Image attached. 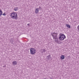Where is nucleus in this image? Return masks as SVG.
<instances>
[{"mask_svg":"<svg viewBox=\"0 0 79 79\" xmlns=\"http://www.w3.org/2000/svg\"><path fill=\"white\" fill-rule=\"evenodd\" d=\"M11 18L18 19V15L16 12H13L10 13Z\"/></svg>","mask_w":79,"mask_h":79,"instance_id":"1","label":"nucleus"},{"mask_svg":"<svg viewBox=\"0 0 79 79\" xmlns=\"http://www.w3.org/2000/svg\"><path fill=\"white\" fill-rule=\"evenodd\" d=\"M51 34L53 37V39L54 40H58V36H57L58 35V33H57L54 32L51 33Z\"/></svg>","mask_w":79,"mask_h":79,"instance_id":"2","label":"nucleus"},{"mask_svg":"<svg viewBox=\"0 0 79 79\" xmlns=\"http://www.w3.org/2000/svg\"><path fill=\"white\" fill-rule=\"evenodd\" d=\"M59 39L60 40H63L64 39H66V36H65V35L63 34H61L60 35Z\"/></svg>","mask_w":79,"mask_h":79,"instance_id":"3","label":"nucleus"},{"mask_svg":"<svg viewBox=\"0 0 79 79\" xmlns=\"http://www.w3.org/2000/svg\"><path fill=\"white\" fill-rule=\"evenodd\" d=\"M35 52L36 50L34 48H31L30 49V53L31 55H34V54L35 53Z\"/></svg>","mask_w":79,"mask_h":79,"instance_id":"4","label":"nucleus"},{"mask_svg":"<svg viewBox=\"0 0 79 79\" xmlns=\"http://www.w3.org/2000/svg\"><path fill=\"white\" fill-rule=\"evenodd\" d=\"M46 52V50L45 49H42L41 50V53H44V52Z\"/></svg>","mask_w":79,"mask_h":79,"instance_id":"5","label":"nucleus"},{"mask_svg":"<svg viewBox=\"0 0 79 79\" xmlns=\"http://www.w3.org/2000/svg\"><path fill=\"white\" fill-rule=\"evenodd\" d=\"M35 13L36 14H37L39 13V8H37L35 10Z\"/></svg>","mask_w":79,"mask_h":79,"instance_id":"6","label":"nucleus"},{"mask_svg":"<svg viewBox=\"0 0 79 79\" xmlns=\"http://www.w3.org/2000/svg\"><path fill=\"white\" fill-rule=\"evenodd\" d=\"M51 56L50 55H49V56H47V58L48 60H50L51 59V57H50Z\"/></svg>","mask_w":79,"mask_h":79,"instance_id":"7","label":"nucleus"},{"mask_svg":"<svg viewBox=\"0 0 79 79\" xmlns=\"http://www.w3.org/2000/svg\"><path fill=\"white\" fill-rule=\"evenodd\" d=\"M12 64H13V65H16L17 62H16V61H14L12 62Z\"/></svg>","mask_w":79,"mask_h":79,"instance_id":"8","label":"nucleus"},{"mask_svg":"<svg viewBox=\"0 0 79 79\" xmlns=\"http://www.w3.org/2000/svg\"><path fill=\"white\" fill-rule=\"evenodd\" d=\"M60 58L61 60H64V55H62L61 56H60Z\"/></svg>","mask_w":79,"mask_h":79,"instance_id":"9","label":"nucleus"},{"mask_svg":"<svg viewBox=\"0 0 79 79\" xmlns=\"http://www.w3.org/2000/svg\"><path fill=\"white\" fill-rule=\"evenodd\" d=\"M2 13H3V12H2V10H0V17L2 16Z\"/></svg>","mask_w":79,"mask_h":79,"instance_id":"10","label":"nucleus"},{"mask_svg":"<svg viewBox=\"0 0 79 79\" xmlns=\"http://www.w3.org/2000/svg\"><path fill=\"white\" fill-rule=\"evenodd\" d=\"M66 25L67 27H68V28H71V26H70V25H69L66 24Z\"/></svg>","mask_w":79,"mask_h":79,"instance_id":"11","label":"nucleus"},{"mask_svg":"<svg viewBox=\"0 0 79 79\" xmlns=\"http://www.w3.org/2000/svg\"><path fill=\"white\" fill-rule=\"evenodd\" d=\"M18 7H15L14 8V10L15 11H17V10H18Z\"/></svg>","mask_w":79,"mask_h":79,"instance_id":"12","label":"nucleus"},{"mask_svg":"<svg viewBox=\"0 0 79 79\" xmlns=\"http://www.w3.org/2000/svg\"><path fill=\"white\" fill-rule=\"evenodd\" d=\"M13 39H11L10 40V42L11 43V44L13 43Z\"/></svg>","mask_w":79,"mask_h":79,"instance_id":"13","label":"nucleus"},{"mask_svg":"<svg viewBox=\"0 0 79 79\" xmlns=\"http://www.w3.org/2000/svg\"><path fill=\"white\" fill-rule=\"evenodd\" d=\"M55 41L56 42L57 44H58V40H55Z\"/></svg>","mask_w":79,"mask_h":79,"instance_id":"14","label":"nucleus"},{"mask_svg":"<svg viewBox=\"0 0 79 79\" xmlns=\"http://www.w3.org/2000/svg\"><path fill=\"white\" fill-rule=\"evenodd\" d=\"M77 29H78V30L79 31V25L77 27Z\"/></svg>","mask_w":79,"mask_h":79,"instance_id":"15","label":"nucleus"},{"mask_svg":"<svg viewBox=\"0 0 79 79\" xmlns=\"http://www.w3.org/2000/svg\"><path fill=\"white\" fill-rule=\"evenodd\" d=\"M3 16H6V14H5V13H4L3 14Z\"/></svg>","mask_w":79,"mask_h":79,"instance_id":"16","label":"nucleus"},{"mask_svg":"<svg viewBox=\"0 0 79 79\" xmlns=\"http://www.w3.org/2000/svg\"><path fill=\"white\" fill-rule=\"evenodd\" d=\"M38 9H42V8H41V7H40V6H39Z\"/></svg>","mask_w":79,"mask_h":79,"instance_id":"17","label":"nucleus"},{"mask_svg":"<svg viewBox=\"0 0 79 79\" xmlns=\"http://www.w3.org/2000/svg\"><path fill=\"white\" fill-rule=\"evenodd\" d=\"M27 25H28V26H29V23L27 24Z\"/></svg>","mask_w":79,"mask_h":79,"instance_id":"18","label":"nucleus"}]
</instances>
